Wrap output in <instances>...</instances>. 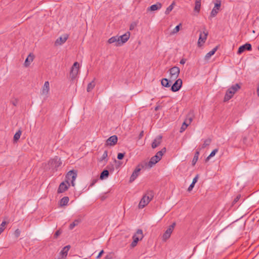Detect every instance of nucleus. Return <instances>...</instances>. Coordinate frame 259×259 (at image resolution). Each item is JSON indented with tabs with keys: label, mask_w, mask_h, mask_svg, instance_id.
Returning <instances> with one entry per match:
<instances>
[{
	"label": "nucleus",
	"mask_w": 259,
	"mask_h": 259,
	"mask_svg": "<svg viewBox=\"0 0 259 259\" xmlns=\"http://www.w3.org/2000/svg\"><path fill=\"white\" fill-rule=\"evenodd\" d=\"M154 197V192L152 190H148L141 199L139 208H143L146 206Z\"/></svg>",
	"instance_id": "obj_1"
},
{
	"label": "nucleus",
	"mask_w": 259,
	"mask_h": 259,
	"mask_svg": "<svg viewBox=\"0 0 259 259\" xmlns=\"http://www.w3.org/2000/svg\"><path fill=\"white\" fill-rule=\"evenodd\" d=\"M240 88L241 87L238 83H236L229 88L226 92L224 101L227 102L230 100Z\"/></svg>",
	"instance_id": "obj_2"
},
{
	"label": "nucleus",
	"mask_w": 259,
	"mask_h": 259,
	"mask_svg": "<svg viewBox=\"0 0 259 259\" xmlns=\"http://www.w3.org/2000/svg\"><path fill=\"white\" fill-rule=\"evenodd\" d=\"M146 164L144 162H141L139 163L135 168V170L133 172L129 182L130 183L133 182L139 176L140 171L142 169H143L144 168H146Z\"/></svg>",
	"instance_id": "obj_3"
},
{
	"label": "nucleus",
	"mask_w": 259,
	"mask_h": 259,
	"mask_svg": "<svg viewBox=\"0 0 259 259\" xmlns=\"http://www.w3.org/2000/svg\"><path fill=\"white\" fill-rule=\"evenodd\" d=\"M143 237L142 230L141 229H138L136 234L133 236V241L131 244V247H135L137 245L138 241L141 240Z\"/></svg>",
	"instance_id": "obj_4"
},
{
	"label": "nucleus",
	"mask_w": 259,
	"mask_h": 259,
	"mask_svg": "<svg viewBox=\"0 0 259 259\" xmlns=\"http://www.w3.org/2000/svg\"><path fill=\"white\" fill-rule=\"evenodd\" d=\"M77 171L75 170H71L68 172L66 176V183L68 184V186H70V184L69 183V181H71V185L72 186H74L75 183L74 181L77 177Z\"/></svg>",
	"instance_id": "obj_5"
},
{
	"label": "nucleus",
	"mask_w": 259,
	"mask_h": 259,
	"mask_svg": "<svg viewBox=\"0 0 259 259\" xmlns=\"http://www.w3.org/2000/svg\"><path fill=\"white\" fill-rule=\"evenodd\" d=\"M48 164L50 168L57 170V168L62 164V161L60 158L55 156L54 158L49 160Z\"/></svg>",
	"instance_id": "obj_6"
},
{
	"label": "nucleus",
	"mask_w": 259,
	"mask_h": 259,
	"mask_svg": "<svg viewBox=\"0 0 259 259\" xmlns=\"http://www.w3.org/2000/svg\"><path fill=\"white\" fill-rule=\"evenodd\" d=\"M79 67V64L77 62L74 63L73 66L71 67L70 72V77L71 80L73 81L76 78L78 73Z\"/></svg>",
	"instance_id": "obj_7"
},
{
	"label": "nucleus",
	"mask_w": 259,
	"mask_h": 259,
	"mask_svg": "<svg viewBox=\"0 0 259 259\" xmlns=\"http://www.w3.org/2000/svg\"><path fill=\"white\" fill-rule=\"evenodd\" d=\"M170 79L175 80L177 79L180 74V68L177 66H174L169 70Z\"/></svg>",
	"instance_id": "obj_8"
},
{
	"label": "nucleus",
	"mask_w": 259,
	"mask_h": 259,
	"mask_svg": "<svg viewBox=\"0 0 259 259\" xmlns=\"http://www.w3.org/2000/svg\"><path fill=\"white\" fill-rule=\"evenodd\" d=\"M176 225V223L174 222L169 226L163 235V240L165 241L170 237Z\"/></svg>",
	"instance_id": "obj_9"
},
{
	"label": "nucleus",
	"mask_w": 259,
	"mask_h": 259,
	"mask_svg": "<svg viewBox=\"0 0 259 259\" xmlns=\"http://www.w3.org/2000/svg\"><path fill=\"white\" fill-rule=\"evenodd\" d=\"M182 80L180 78L177 79L171 87V90L173 92H176L180 90L182 86Z\"/></svg>",
	"instance_id": "obj_10"
},
{
	"label": "nucleus",
	"mask_w": 259,
	"mask_h": 259,
	"mask_svg": "<svg viewBox=\"0 0 259 259\" xmlns=\"http://www.w3.org/2000/svg\"><path fill=\"white\" fill-rule=\"evenodd\" d=\"M159 161L160 159L157 156H156L155 155L151 158L150 161L148 162H144L146 164V167L151 168Z\"/></svg>",
	"instance_id": "obj_11"
},
{
	"label": "nucleus",
	"mask_w": 259,
	"mask_h": 259,
	"mask_svg": "<svg viewBox=\"0 0 259 259\" xmlns=\"http://www.w3.org/2000/svg\"><path fill=\"white\" fill-rule=\"evenodd\" d=\"M130 36V32H127L125 34L121 35L120 36H117L119 41V46H121L123 44L126 42L129 39Z\"/></svg>",
	"instance_id": "obj_12"
},
{
	"label": "nucleus",
	"mask_w": 259,
	"mask_h": 259,
	"mask_svg": "<svg viewBox=\"0 0 259 259\" xmlns=\"http://www.w3.org/2000/svg\"><path fill=\"white\" fill-rule=\"evenodd\" d=\"M252 50V47L250 44L246 43L245 44L240 46L238 50L237 54H241L245 51H251Z\"/></svg>",
	"instance_id": "obj_13"
},
{
	"label": "nucleus",
	"mask_w": 259,
	"mask_h": 259,
	"mask_svg": "<svg viewBox=\"0 0 259 259\" xmlns=\"http://www.w3.org/2000/svg\"><path fill=\"white\" fill-rule=\"evenodd\" d=\"M118 138L116 135L110 137L106 141V146H114L117 142Z\"/></svg>",
	"instance_id": "obj_14"
},
{
	"label": "nucleus",
	"mask_w": 259,
	"mask_h": 259,
	"mask_svg": "<svg viewBox=\"0 0 259 259\" xmlns=\"http://www.w3.org/2000/svg\"><path fill=\"white\" fill-rule=\"evenodd\" d=\"M221 3L220 1L215 4L214 7L211 12L210 17H214L217 15L221 8Z\"/></svg>",
	"instance_id": "obj_15"
},
{
	"label": "nucleus",
	"mask_w": 259,
	"mask_h": 259,
	"mask_svg": "<svg viewBox=\"0 0 259 259\" xmlns=\"http://www.w3.org/2000/svg\"><path fill=\"white\" fill-rule=\"evenodd\" d=\"M208 35V32L206 31L205 28L203 32H201L199 34L198 44L200 45L201 42L204 43Z\"/></svg>",
	"instance_id": "obj_16"
},
{
	"label": "nucleus",
	"mask_w": 259,
	"mask_h": 259,
	"mask_svg": "<svg viewBox=\"0 0 259 259\" xmlns=\"http://www.w3.org/2000/svg\"><path fill=\"white\" fill-rule=\"evenodd\" d=\"M162 136L158 135L153 141L151 147L153 149H155L162 142Z\"/></svg>",
	"instance_id": "obj_17"
},
{
	"label": "nucleus",
	"mask_w": 259,
	"mask_h": 259,
	"mask_svg": "<svg viewBox=\"0 0 259 259\" xmlns=\"http://www.w3.org/2000/svg\"><path fill=\"white\" fill-rule=\"evenodd\" d=\"M68 184L67 185L65 182H62L58 189L57 192L58 193H62L66 191L69 187Z\"/></svg>",
	"instance_id": "obj_18"
},
{
	"label": "nucleus",
	"mask_w": 259,
	"mask_h": 259,
	"mask_svg": "<svg viewBox=\"0 0 259 259\" xmlns=\"http://www.w3.org/2000/svg\"><path fill=\"white\" fill-rule=\"evenodd\" d=\"M67 38H68L67 35H64L63 36H61L57 39V40L55 41V44L56 46L61 45L67 40Z\"/></svg>",
	"instance_id": "obj_19"
},
{
	"label": "nucleus",
	"mask_w": 259,
	"mask_h": 259,
	"mask_svg": "<svg viewBox=\"0 0 259 259\" xmlns=\"http://www.w3.org/2000/svg\"><path fill=\"white\" fill-rule=\"evenodd\" d=\"M50 91V84L48 81L45 82L42 89V94L47 95Z\"/></svg>",
	"instance_id": "obj_20"
},
{
	"label": "nucleus",
	"mask_w": 259,
	"mask_h": 259,
	"mask_svg": "<svg viewBox=\"0 0 259 259\" xmlns=\"http://www.w3.org/2000/svg\"><path fill=\"white\" fill-rule=\"evenodd\" d=\"M70 248V246L69 245L65 246L62 250L61 251L60 254V255L62 256L63 258H66L68 254V252Z\"/></svg>",
	"instance_id": "obj_21"
},
{
	"label": "nucleus",
	"mask_w": 259,
	"mask_h": 259,
	"mask_svg": "<svg viewBox=\"0 0 259 259\" xmlns=\"http://www.w3.org/2000/svg\"><path fill=\"white\" fill-rule=\"evenodd\" d=\"M162 7V5L160 3H157L156 4L152 5L148 8V11H154L160 9Z\"/></svg>",
	"instance_id": "obj_22"
},
{
	"label": "nucleus",
	"mask_w": 259,
	"mask_h": 259,
	"mask_svg": "<svg viewBox=\"0 0 259 259\" xmlns=\"http://www.w3.org/2000/svg\"><path fill=\"white\" fill-rule=\"evenodd\" d=\"M33 57H34L33 55H32L31 54H30L28 56V57L26 59L25 62H24V66L25 67H28L29 66L31 62H32L33 60Z\"/></svg>",
	"instance_id": "obj_23"
},
{
	"label": "nucleus",
	"mask_w": 259,
	"mask_h": 259,
	"mask_svg": "<svg viewBox=\"0 0 259 259\" xmlns=\"http://www.w3.org/2000/svg\"><path fill=\"white\" fill-rule=\"evenodd\" d=\"M171 80H168V79L164 78L162 79L161 81V85L166 88H169L170 87V83L171 82Z\"/></svg>",
	"instance_id": "obj_24"
},
{
	"label": "nucleus",
	"mask_w": 259,
	"mask_h": 259,
	"mask_svg": "<svg viewBox=\"0 0 259 259\" xmlns=\"http://www.w3.org/2000/svg\"><path fill=\"white\" fill-rule=\"evenodd\" d=\"M218 49V47L217 46L215 48H214L211 51L207 53L205 56V60H208L211 56L213 55L217 51Z\"/></svg>",
	"instance_id": "obj_25"
},
{
	"label": "nucleus",
	"mask_w": 259,
	"mask_h": 259,
	"mask_svg": "<svg viewBox=\"0 0 259 259\" xmlns=\"http://www.w3.org/2000/svg\"><path fill=\"white\" fill-rule=\"evenodd\" d=\"M119 40L118 39L117 36L111 37L108 40V42L109 44H113L114 42H116V46H119Z\"/></svg>",
	"instance_id": "obj_26"
},
{
	"label": "nucleus",
	"mask_w": 259,
	"mask_h": 259,
	"mask_svg": "<svg viewBox=\"0 0 259 259\" xmlns=\"http://www.w3.org/2000/svg\"><path fill=\"white\" fill-rule=\"evenodd\" d=\"M69 200V197L67 196H65L63 197L60 201V205L61 206H65L68 203Z\"/></svg>",
	"instance_id": "obj_27"
},
{
	"label": "nucleus",
	"mask_w": 259,
	"mask_h": 259,
	"mask_svg": "<svg viewBox=\"0 0 259 259\" xmlns=\"http://www.w3.org/2000/svg\"><path fill=\"white\" fill-rule=\"evenodd\" d=\"M201 8V0H195L194 11L199 13Z\"/></svg>",
	"instance_id": "obj_28"
},
{
	"label": "nucleus",
	"mask_w": 259,
	"mask_h": 259,
	"mask_svg": "<svg viewBox=\"0 0 259 259\" xmlns=\"http://www.w3.org/2000/svg\"><path fill=\"white\" fill-rule=\"evenodd\" d=\"M193 117H194V115H193V113L190 112L187 115V117H186V118L185 121H186L189 124H190L191 123V122L192 121Z\"/></svg>",
	"instance_id": "obj_29"
},
{
	"label": "nucleus",
	"mask_w": 259,
	"mask_h": 259,
	"mask_svg": "<svg viewBox=\"0 0 259 259\" xmlns=\"http://www.w3.org/2000/svg\"><path fill=\"white\" fill-rule=\"evenodd\" d=\"M109 171L107 169H104L101 172V173L100 174V178L101 180H103V179L107 178L109 176Z\"/></svg>",
	"instance_id": "obj_30"
},
{
	"label": "nucleus",
	"mask_w": 259,
	"mask_h": 259,
	"mask_svg": "<svg viewBox=\"0 0 259 259\" xmlns=\"http://www.w3.org/2000/svg\"><path fill=\"white\" fill-rule=\"evenodd\" d=\"M21 134H22V132L20 130L18 131L15 133V134L14 135V138H13V141H14V143L17 142L18 141V140L20 139Z\"/></svg>",
	"instance_id": "obj_31"
},
{
	"label": "nucleus",
	"mask_w": 259,
	"mask_h": 259,
	"mask_svg": "<svg viewBox=\"0 0 259 259\" xmlns=\"http://www.w3.org/2000/svg\"><path fill=\"white\" fill-rule=\"evenodd\" d=\"M96 83L94 80H93L91 82H90L87 87V92H90L95 87Z\"/></svg>",
	"instance_id": "obj_32"
},
{
	"label": "nucleus",
	"mask_w": 259,
	"mask_h": 259,
	"mask_svg": "<svg viewBox=\"0 0 259 259\" xmlns=\"http://www.w3.org/2000/svg\"><path fill=\"white\" fill-rule=\"evenodd\" d=\"M81 222L80 219H76L74 221L70 224L69 229L72 230L76 226L78 225L79 223Z\"/></svg>",
	"instance_id": "obj_33"
},
{
	"label": "nucleus",
	"mask_w": 259,
	"mask_h": 259,
	"mask_svg": "<svg viewBox=\"0 0 259 259\" xmlns=\"http://www.w3.org/2000/svg\"><path fill=\"white\" fill-rule=\"evenodd\" d=\"M107 156H108V151L107 150H105L102 156L99 159V161L100 162L103 161H107Z\"/></svg>",
	"instance_id": "obj_34"
},
{
	"label": "nucleus",
	"mask_w": 259,
	"mask_h": 259,
	"mask_svg": "<svg viewBox=\"0 0 259 259\" xmlns=\"http://www.w3.org/2000/svg\"><path fill=\"white\" fill-rule=\"evenodd\" d=\"M166 148L164 147L160 151L157 152V153L156 154V156H157L159 157V158L160 159V160H161L163 154L166 152Z\"/></svg>",
	"instance_id": "obj_35"
},
{
	"label": "nucleus",
	"mask_w": 259,
	"mask_h": 259,
	"mask_svg": "<svg viewBox=\"0 0 259 259\" xmlns=\"http://www.w3.org/2000/svg\"><path fill=\"white\" fill-rule=\"evenodd\" d=\"M199 151L197 150L195 153V155L193 157V160H192V164L193 165H194L196 162L197 161L198 159V156H199Z\"/></svg>",
	"instance_id": "obj_36"
},
{
	"label": "nucleus",
	"mask_w": 259,
	"mask_h": 259,
	"mask_svg": "<svg viewBox=\"0 0 259 259\" xmlns=\"http://www.w3.org/2000/svg\"><path fill=\"white\" fill-rule=\"evenodd\" d=\"M211 142V140L210 138H208V139H206L204 141V143L202 144V145L201 146V148L203 149V148H205L206 147L209 146Z\"/></svg>",
	"instance_id": "obj_37"
},
{
	"label": "nucleus",
	"mask_w": 259,
	"mask_h": 259,
	"mask_svg": "<svg viewBox=\"0 0 259 259\" xmlns=\"http://www.w3.org/2000/svg\"><path fill=\"white\" fill-rule=\"evenodd\" d=\"M175 2H173L169 6H168V7L166 9L165 12V14L166 15L170 13V12L172 11V10L174 8V6L175 5Z\"/></svg>",
	"instance_id": "obj_38"
},
{
	"label": "nucleus",
	"mask_w": 259,
	"mask_h": 259,
	"mask_svg": "<svg viewBox=\"0 0 259 259\" xmlns=\"http://www.w3.org/2000/svg\"><path fill=\"white\" fill-rule=\"evenodd\" d=\"M189 125V124L187 122L184 121L180 128V133L183 132L187 128Z\"/></svg>",
	"instance_id": "obj_39"
},
{
	"label": "nucleus",
	"mask_w": 259,
	"mask_h": 259,
	"mask_svg": "<svg viewBox=\"0 0 259 259\" xmlns=\"http://www.w3.org/2000/svg\"><path fill=\"white\" fill-rule=\"evenodd\" d=\"M218 149L216 148L214 149L210 154V155L206 158V160H208L210 158L214 156L215 154L218 152Z\"/></svg>",
	"instance_id": "obj_40"
},
{
	"label": "nucleus",
	"mask_w": 259,
	"mask_h": 259,
	"mask_svg": "<svg viewBox=\"0 0 259 259\" xmlns=\"http://www.w3.org/2000/svg\"><path fill=\"white\" fill-rule=\"evenodd\" d=\"M181 26V24H179L178 25L176 26V27L173 29L172 31V34H175L179 32L180 30V26Z\"/></svg>",
	"instance_id": "obj_41"
},
{
	"label": "nucleus",
	"mask_w": 259,
	"mask_h": 259,
	"mask_svg": "<svg viewBox=\"0 0 259 259\" xmlns=\"http://www.w3.org/2000/svg\"><path fill=\"white\" fill-rule=\"evenodd\" d=\"M10 102L14 106H16L18 103V100L17 99L14 98L11 100Z\"/></svg>",
	"instance_id": "obj_42"
},
{
	"label": "nucleus",
	"mask_w": 259,
	"mask_h": 259,
	"mask_svg": "<svg viewBox=\"0 0 259 259\" xmlns=\"http://www.w3.org/2000/svg\"><path fill=\"white\" fill-rule=\"evenodd\" d=\"M98 181V178H94L92 180V182L90 185V187H93Z\"/></svg>",
	"instance_id": "obj_43"
},
{
	"label": "nucleus",
	"mask_w": 259,
	"mask_h": 259,
	"mask_svg": "<svg viewBox=\"0 0 259 259\" xmlns=\"http://www.w3.org/2000/svg\"><path fill=\"white\" fill-rule=\"evenodd\" d=\"M124 155H125L124 153H119L117 154V158L119 160H121L123 158Z\"/></svg>",
	"instance_id": "obj_44"
},
{
	"label": "nucleus",
	"mask_w": 259,
	"mask_h": 259,
	"mask_svg": "<svg viewBox=\"0 0 259 259\" xmlns=\"http://www.w3.org/2000/svg\"><path fill=\"white\" fill-rule=\"evenodd\" d=\"M61 233L62 231H61L60 229L57 230L54 234V238L55 239L57 238V237L61 234Z\"/></svg>",
	"instance_id": "obj_45"
},
{
	"label": "nucleus",
	"mask_w": 259,
	"mask_h": 259,
	"mask_svg": "<svg viewBox=\"0 0 259 259\" xmlns=\"http://www.w3.org/2000/svg\"><path fill=\"white\" fill-rule=\"evenodd\" d=\"M194 185L195 184L192 183L188 188V191L190 192L191 191H192L194 187Z\"/></svg>",
	"instance_id": "obj_46"
},
{
	"label": "nucleus",
	"mask_w": 259,
	"mask_h": 259,
	"mask_svg": "<svg viewBox=\"0 0 259 259\" xmlns=\"http://www.w3.org/2000/svg\"><path fill=\"white\" fill-rule=\"evenodd\" d=\"M20 231L18 229L15 230V235L16 237H18L20 236Z\"/></svg>",
	"instance_id": "obj_47"
},
{
	"label": "nucleus",
	"mask_w": 259,
	"mask_h": 259,
	"mask_svg": "<svg viewBox=\"0 0 259 259\" xmlns=\"http://www.w3.org/2000/svg\"><path fill=\"white\" fill-rule=\"evenodd\" d=\"M198 178H199V175H197L195 176V177L193 179L192 183H194V184H195V183L197 182Z\"/></svg>",
	"instance_id": "obj_48"
},
{
	"label": "nucleus",
	"mask_w": 259,
	"mask_h": 259,
	"mask_svg": "<svg viewBox=\"0 0 259 259\" xmlns=\"http://www.w3.org/2000/svg\"><path fill=\"white\" fill-rule=\"evenodd\" d=\"M240 195H237L236 198L234 199L233 201V203H235L236 202H237L240 199Z\"/></svg>",
	"instance_id": "obj_49"
},
{
	"label": "nucleus",
	"mask_w": 259,
	"mask_h": 259,
	"mask_svg": "<svg viewBox=\"0 0 259 259\" xmlns=\"http://www.w3.org/2000/svg\"><path fill=\"white\" fill-rule=\"evenodd\" d=\"M247 138L246 137H243L242 138V142L244 144L248 145V144L247 143Z\"/></svg>",
	"instance_id": "obj_50"
},
{
	"label": "nucleus",
	"mask_w": 259,
	"mask_h": 259,
	"mask_svg": "<svg viewBox=\"0 0 259 259\" xmlns=\"http://www.w3.org/2000/svg\"><path fill=\"white\" fill-rule=\"evenodd\" d=\"M6 224H7V222L6 221H3L0 225V228H2V229H5L4 227Z\"/></svg>",
	"instance_id": "obj_51"
},
{
	"label": "nucleus",
	"mask_w": 259,
	"mask_h": 259,
	"mask_svg": "<svg viewBox=\"0 0 259 259\" xmlns=\"http://www.w3.org/2000/svg\"><path fill=\"white\" fill-rule=\"evenodd\" d=\"M107 196H106V194H105L102 195L100 198H101V200L102 201H104L107 198Z\"/></svg>",
	"instance_id": "obj_52"
},
{
	"label": "nucleus",
	"mask_w": 259,
	"mask_h": 259,
	"mask_svg": "<svg viewBox=\"0 0 259 259\" xmlns=\"http://www.w3.org/2000/svg\"><path fill=\"white\" fill-rule=\"evenodd\" d=\"M104 253V250H102L99 253V254L98 255V256H97V258H99L101 257V256H102V255L103 254V253Z\"/></svg>",
	"instance_id": "obj_53"
},
{
	"label": "nucleus",
	"mask_w": 259,
	"mask_h": 259,
	"mask_svg": "<svg viewBox=\"0 0 259 259\" xmlns=\"http://www.w3.org/2000/svg\"><path fill=\"white\" fill-rule=\"evenodd\" d=\"M136 26V24H131L130 26V29L131 30L134 29L135 26Z\"/></svg>",
	"instance_id": "obj_54"
},
{
	"label": "nucleus",
	"mask_w": 259,
	"mask_h": 259,
	"mask_svg": "<svg viewBox=\"0 0 259 259\" xmlns=\"http://www.w3.org/2000/svg\"><path fill=\"white\" fill-rule=\"evenodd\" d=\"M186 60L185 59H182L181 60L180 63L181 64H184L186 63Z\"/></svg>",
	"instance_id": "obj_55"
},
{
	"label": "nucleus",
	"mask_w": 259,
	"mask_h": 259,
	"mask_svg": "<svg viewBox=\"0 0 259 259\" xmlns=\"http://www.w3.org/2000/svg\"><path fill=\"white\" fill-rule=\"evenodd\" d=\"M143 135H144V131L141 132V133H140L139 136V139H141L143 137Z\"/></svg>",
	"instance_id": "obj_56"
},
{
	"label": "nucleus",
	"mask_w": 259,
	"mask_h": 259,
	"mask_svg": "<svg viewBox=\"0 0 259 259\" xmlns=\"http://www.w3.org/2000/svg\"><path fill=\"white\" fill-rule=\"evenodd\" d=\"M257 96L259 97V82H258V87L257 88Z\"/></svg>",
	"instance_id": "obj_57"
},
{
	"label": "nucleus",
	"mask_w": 259,
	"mask_h": 259,
	"mask_svg": "<svg viewBox=\"0 0 259 259\" xmlns=\"http://www.w3.org/2000/svg\"><path fill=\"white\" fill-rule=\"evenodd\" d=\"M4 229H2V228H0V234L4 231Z\"/></svg>",
	"instance_id": "obj_58"
},
{
	"label": "nucleus",
	"mask_w": 259,
	"mask_h": 259,
	"mask_svg": "<svg viewBox=\"0 0 259 259\" xmlns=\"http://www.w3.org/2000/svg\"><path fill=\"white\" fill-rule=\"evenodd\" d=\"M159 107V106H156V107L155 108V110H156H156H158Z\"/></svg>",
	"instance_id": "obj_59"
},
{
	"label": "nucleus",
	"mask_w": 259,
	"mask_h": 259,
	"mask_svg": "<svg viewBox=\"0 0 259 259\" xmlns=\"http://www.w3.org/2000/svg\"><path fill=\"white\" fill-rule=\"evenodd\" d=\"M61 257L60 258H59L58 259H65L66 258H63L62 257V256H61Z\"/></svg>",
	"instance_id": "obj_60"
},
{
	"label": "nucleus",
	"mask_w": 259,
	"mask_h": 259,
	"mask_svg": "<svg viewBox=\"0 0 259 259\" xmlns=\"http://www.w3.org/2000/svg\"><path fill=\"white\" fill-rule=\"evenodd\" d=\"M258 50H259V47H258Z\"/></svg>",
	"instance_id": "obj_61"
},
{
	"label": "nucleus",
	"mask_w": 259,
	"mask_h": 259,
	"mask_svg": "<svg viewBox=\"0 0 259 259\" xmlns=\"http://www.w3.org/2000/svg\"><path fill=\"white\" fill-rule=\"evenodd\" d=\"M84 259H88V258H84Z\"/></svg>",
	"instance_id": "obj_62"
}]
</instances>
